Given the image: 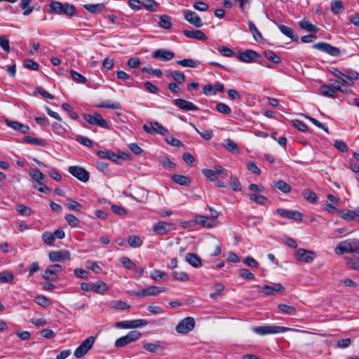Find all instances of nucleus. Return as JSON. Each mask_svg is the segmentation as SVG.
Here are the masks:
<instances>
[{
    "mask_svg": "<svg viewBox=\"0 0 359 359\" xmlns=\"http://www.w3.org/2000/svg\"><path fill=\"white\" fill-rule=\"evenodd\" d=\"M42 238L44 243L49 245H52L55 240L54 238V235L52 233L48 231H46L43 233Z\"/></svg>",
    "mask_w": 359,
    "mask_h": 359,
    "instance_id": "62",
    "label": "nucleus"
},
{
    "mask_svg": "<svg viewBox=\"0 0 359 359\" xmlns=\"http://www.w3.org/2000/svg\"><path fill=\"white\" fill-rule=\"evenodd\" d=\"M141 337V332L137 330L130 331L126 335L117 339L114 346L116 348L124 347L131 342L136 341Z\"/></svg>",
    "mask_w": 359,
    "mask_h": 359,
    "instance_id": "5",
    "label": "nucleus"
},
{
    "mask_svg": "<svg viewBox=\"0 0 359 359\" xmlns=\"http://www.w3.org/2000/svg\"><path fill=\"white\" fill-rule=\"evenodd\" d=\"M173 103L175 106L184 111H197L198 109V107L191 102L184 99H175Z\"/></svg>",
    "mask_w": 359,
    "mask_h": 359,
    "instance_id": "22",
    "label": "nucleus"
},
{
    "mask_svg": "<svg viewBox=\"0 0 359 359\" xmlns=\"http://www.w3.org/2000/svg\"><path fill=\"white\" fill-rule=\"evenodd\" d=\"M191 126L203 138L206 140H209L213 137V133L211 130H206L203 132H200L194 125H191Z\"/></svg>",
    "mask_w": 359,
    "mask_h": 359,
    "instance_id": "57",
    "label": "nucleus"
},
{
    "mask_svg": "<svg viewBox=\"0 0 359 359\" xmlns=\"http://www.w3.org/2000/svg\"><path fill=\"white\" fill-rule=\"evenodd\" d=\"M154 6H158V4L154 0H142V8H144L150 11H155Z\"/></svg>",
    "mask_w": 359,
    "mask_h": 359,
    "instance_id": "52",
    "label": "nucleus"
},
{
    "mask_svg": "<svg viewBox=\"0 0 359 359\" xmlns=\"http://www.w3.org/2000/svg\"><path fill=\"white\" fill-rule=\"evenodd\" d=\"M184 19L196 28L203 25L201 18L194 11L191 10L183 11Z\"/></svg>",
    "mask_w": 359,
    "mask_h": 359,
    "instance_id": "14",
    "label": "nucleus"
},
{
    "mask_svg": "<svg viewBox=\"0 0 359 359\" xmlns=\"http://www.w3.org/2000/svg\"><path fill=\"white\" fill-rule=\"evenodd\" d=\"M264 55L267 60L275 64H279L281 62L280 57L272 50H266Z\"/></svg>",
    "mask_w": 359,
    "mask_h": 359,
    "instance_id": "44",
    "label": "nucleus"
},
{
    "mask_svg": "<svg viewBox=\"0 0 359 359\" xmlns=\"http://www.w3.org/2000/svg\"><path fill=\"white\" fill-rule=\"evenodd\" d=\"M166 75L167 76H171L178 84H182L185 81V76L184 73L180 70L173 71L170 73H168Z\"/></svg>",
    "mask_w": 359,
    "mask_h": 359,
    "instance_id": "37",
    "label": "nucleus"
},
{
    "mask_svg": "<svg viewBox=\"0 0 359 359\" xmlns=\"http://www.w3.org/2000/svg\"><path fill=\"white\" fill-rule=\"evenodd\" d=\"M97 107L108 108L111 109H121V106L119 102H102L97 105Z\"/></svg>",
    "mask_w": 359,
    "mask_h": 359,
    "instance_id": "47",
    "label": "nucleus"
},
{
    "mask_svg": "<svg viewBox=\"0 0 359 359\" xmlns=\"http://www.w3.org/2000/svg\"><path fill=\"white\" fill-rule=\"evenodd\" d=\"M83 8L92 14H98L103 11V9L104 8V5L103 4H84Z\"/></svg>",
    "mask_w": 359,
    "mask_h": 359,
    "instance_id": "29",
    "label": "nucleus"
},
{
    "mask_svg": "<svg viewBox=\"0 0 359 359\" xmlns=\"http://www.w3.org/2000/svg\"><path fill=\"white\" fill-rule=\"evenodd\" d=\"M331 11L334 15H338L344 11L343 3L341 0H334L331 2Z\"/></svg>",
    "mask_w": 359,
    "mask_h": 359,
    "instance_id": "36",
    "label": "nucleus"
},
{
    "mask_svg": "<svg viewBox=\"0 0 359 359\" xmlns=\"http://www.w3.org/2000/svg\"><path fill=\"white\" fill-rule=\"evenodd\" d=\"M278 27L282 34L291 39L292 41H298V38L294 35L293 30L290 27L283 25H278Z\"/></svg>",
    "mask_w": 359,
    "mask_h": 359,
    "instance_id": "32",
    "label": "nucleus"
},
{
    "mask_svg": "<svg viewBox=\"0 0 359 359\" xmlns=\"http://www.w3.org/2000/svg\"><path fill=\"white\" fill-rule=\"evenodd\" d=\"M128 243L132 248H138L141 246L143 243L141 238L137 236H130L128 238Z\"/></svg>",
    "mask_w": 359,
    "mask_h": 359,
    "instance_id": "48",
    "label": "nucleus"
},
{
    "mask_svg": "<svg viewBox=\"0 0 359 359\" xmlns=\"http://www.w3.org/2000/svg\"><path fill=\"white\" fill-rule=\"evenodd\" d=\"M194 224H200L203 227L212 228L215 226V221L213 219H210V218L201 215H196L194 217Z\"/></svg>",
    "mask_w": 359,
    "mask_h": 359,
    "instance_id": "25",
    "label": "nucleus"
},
{
    "mask_svg": "<svg viewBox=\"0 0 359 359\" xmlns=\"http://www.w3.org/2000/svg\"><path fill=\"white\" fill-rule=\"evenodd\" d=\"M248 27L255 41H260L263 39L261 32L257 29L252 21H248Z\"/></svg>",
    "mask_w": 359,
    "mask_h": 359,
    "instance_id": "39",
    "label": "nucleus"
},
{
    "mask_svg": "<svg viewBox=\"0 0 359 359\" xmlns=\"http://www.w3.org/2000/svg\"><path fill=\"white\" fill-rule=\"evenodd\" d=\"M5 123L8 127L11 128L12 129L18 131L22 134L29 133L30 130V128L29 127V126L24 125L18 121L6 119Z\"/></svg>",
    "mask_w": 359,
    "mask_h": 359,
    "instance_id": "19",
    "label": "nucleus"
},
{
    "mask_svg": "<svg viewBox=\"0 0 359 359\" xmlns=\"http://www.w3.org/2000/svg\"><path fill=\"white\" fill-rule=\"evenodd\" d=\"M320 92L324 96L336 98L337 97V93L335 92V89L332 86L329 85H323L320 88Z\"/></svg>",
    "mask_w": 359,
    "mask_h": 359,
    "instance_id": "28",
    "label": "nucleus"
},
{
    "mask_svg": "<svg viewBox=\"0 0 359 359\" xmlns=\"http://www.w3.org/2000/svg\"><path fill=\"white\" fill-rule=\"evenodd\" d=\"M48 257L53 262H64L71 259V254L68 250H66L51 251L48 254Z\"/></svg>",
    "mask_w": 359,
    "mask_h": 359,
    "instance_id": "15",
    "label": "nucleus"
},
{
    "mask_svg": "<svg viewBox=\"0 0 359 359\" xmlns=\"http://www.w3.org/2000/svg\"><path fill=\"white\" fill-rule=\"evenodd\" d=\"M142 347L152 353H161L165 349L164 343L161 341H156L155 343L143 342Z\"/></svg>",
    "mask_w": 359,
    "mask_h": 359,
    "instance_id": "21",
    "label": "nucleus"
},
{
    "mask_svg": "<svg viewBox=\"0 0 359 359\" xmlns=\"http://www.w3.org/2000/svg\"><path fill=\"white\" fill-rule=\"evenodd\" d=\"M216 109L219 113L224 114H229L231 111L230 107L227 104L222 102H219L217 104Z\"/></svg>",
    "mask_w": 359,
    "mask_h": 359,
    "instance_id": "55",
    "label": "nucleus"
},
{
    "mask_svg": "<svg viewBox=\"0 0 359 359\" xmlns=\"http://www.w3.org/2000/svg\"><path fill=\"white\" fill-rule=\"evenodd\" d=\"M109 288V286L102 280H97L93 284V291L98 294H104Z\"/></svg>",
    "mask_w": 359,
    "mask_h": 359,
    "instance_id": "31",
    "label": "nucleus"
},
{
    "mask_svg": "<svg viewBox=\"0 0 359 359\" xmlns=\"http://www.w3.org/2000/svg\"><path fill=\"white\" fill-rule=\"evenodd\" d=\"M70 74L73 78V79L76 81L77 83H86V81H87V79L85 76H83V75H81V74H79V72L74 71V70H71L70 72Z\"/></svg>",
    "mask_w": 359,
    "mask_h": 359,
    "instance_id": "53",
    "label": "nucleus"
},
{
    "mask_svg": "<svg viewBox=\"0 0 359 359\" xmlns=\"http://www.w3.org/2000/svg\"><path fill=\"white\" fill-rule=\"evenodd\" d=\"M23 141L25 143L44 147L46 145V142L43 140H40L38 138L32 137L30 136H25L23 137Z\"/></svg>",
    "mask_w": 359,
    "mask_h": 359,
    "instance_id": "43",
    "label": "nucleus"
},
{
    "mask_svg": "<svg viewBox=\"0 0 359 359\" xmlns=\"http://www.w3.org/2000/svg\"><path fill=\"white\" fill-rule=\"evenodd\" d=\"M175 57L172 50L158 49L153 53V57L161 61H170Z\"/></svg>",
    "mask_w": 359,
    "mask_h": 359,
    "instance_id": "20",
    "label": "nucleus"
},
{
    "mask_svg": "<svg viewBox=\"0 0 359 359\" xmlns=\"http://www.w3.org/2000/svg\"><path fill=\"white\" fill-rule=\"evenodd\" d=\"M276 212L283 218L292 219L297 222L302 220V215L297 210H288L278 208L276 210Z\"/></svg>",
    "mask_w": 359,
    "mask_h": 359,
    "instance_id": "17",
    "label": "nucleus"
},
{
    "mask_svg": "<svg viewBox=\"0 0 359 359\" xmlns=\"http://www.w3.org/2000/svg\"><path fill=\"white\" fill-rule=\"evenodd\" d=\"M291 330V328L279 325H263L252 328L253 332L259 335L283 333Z\"/></svg>",
    "mask_w": 359,
    "mask_h": 359,
    "instance_id": "3",
    "label": "nucleus"
},
{
    "mask_svg": "<svg viewBox=\"0 0 359 359\" xmlns=\"http://www.w3.org/2000/svg\"><path fill=\"white\" fill-rule=\"evenodd\" d=\"M278 309L280 312L287 315L294 316L297 313V309L294 306L285 304H278Z\"/></svg>",
    "mask_w": 359,
    "mask_h": 359,
    "instance_id": "34",
    "label": "nucleus"
},
{
    "mask_svg": "<svg viewBox=\"0 0 359 359\" xmlns=\"http://www.w3.org/2000/svg\"><path fill=\"white\" fill-rule=\"evenodd\" d=\"M83 118L90 125L97 126L104 129L110 128L108 123L102 118L100 114L96 113L94 115L85 114H83Z\"/></svg>",
    "mask_w": 359,
    "mask_h": 359,
    "instance_id": "8",
    "label": "nucleus"
},
{
    "mask_svg": "<svg viewBox=\"0 0 359 359\" xmlns=\"http://www.w3.org/2000/svg\"><path fill=\"white\" fill-rule=\"evenodd\" d=\"M285 287L280 283H274L272 285H266L262 287L261 292L265 295H274L277 292H283Z\"/></svg>",
    "mask_w": 359,
    "mask_h": 359,
    "instance_id": "24",
    "label": "nucleus"
},
{
    "mask_svg": "<svg viewBox=\"0 0 359 359\" xmlns=\"http://www.w3.org/2000/svg\"><path fill=\"white\" fill-rule=\"evenodd\" d=\"M14 280V275L11 271L5 270L0 272V282L2 283H11Z\"/></svg>",
    "mask_w": 359,
    "mask_h": 359,
    "instance_id": "33",
    "label": "nucleus"
},
{
    "mask_svg": "<svg viewBox=\"0 0 359 359\" xmlns=\"http://www.w3.org/2000/svg\"><path fill=\"white\" fill-rule=\"evenodd\" d=\"M110 305L111 307L121 311L128 310L130 308V305L121 300L112 301Z\"/></svg>",
    "mask_w": 359,
    "mask_h": 359,
    "instance_id": "41",
    "label": "nucleus"
},
{
    "mask_svg": "<svg viewBox=\"0 0 359 359\" xmlns=\"http://www.w3.org/2000/svg\"><path fill=\"white\" fill-rule=\"evenodd\" d=\"M172 276L179 280L181 281H188L189 280V275L184 271H173Z\"/></svg>",
    "mask_w": 359,
    "mask_h": 359,
    "instance_id": "59",
    "label": "nucleus"
},
{
    "mask_svg": "<svg viewBox=\"0 0 359 359\" xmlns=\"http://www.w3.org/2000/svg\"><path fill=\"white\" fill-rule=\"evenodd\" d=\"M172 224L165 222H158L153 226V231L159 235H165L171 231Z\"/></svg>",
    "mask_w": 359,
    "mask_h": 359,
    "instance_id": "23",
    "label": "nucleus"
},
{
    "mask_svg": "<svg viewBox=\"0 0 359 359\" xmlns=\"http://www.w3.org/2000/svg\"><path fill=\"white\" fill-rule=\"evenodd\" d=\"M295 255L298 260L306 263L313 262L315 258V253L313 252L303 248H299Z\"/></svg>",
    "mask_w": 359,
    "mask_h": 359,
    "instance_id": "18",
    "label": "nucleus"
},
{
    "mask_svg": "<svg viewBox=\"0 0 359 359\" xmlns=\"http://www.w3.org/2000/svg\"><path fill=\"white\" fill-rule=\"evenodd\" d=\"M358 251H359V240L355 238L346 239L341 241L337 245L334 249V252L337 255L354 253Z\"/></svg>",
    "mask_w": 359,
    "mask_h": 359,
    "instance_id": "2",
    "label": "nucleus"
},
{
    "mask_svg": "<svg viewBox=\"0 0 359 359\" xmlns=\"http://www.w3.org/2000/svg\"><path fill=\"white\" fill-rule=\"evenodd\" d=\"M224 147L230 151L231 152H238V147L236 142L231 140V139H226L225 140V144Z\"/></svg>",
    "mask_w": 359,
    "mask_h": 359,
    "instance_id": "56",
    "label": "nucleus"
},
{
    "mask_svg": "<svg viewBox=\"0 0 359 359\" xmlns=\"http://www.w3.org/2000/svg\"><path fill=\"white\" fill-rule=\"evenodd\" d=\"M50 12L57 15H65L73 17L76 14V7L73 4L62 3L58 1H52L49 5Z\"/></svg>",
    "mask_w": 359,
    "mask_h": 359,
    "instance_id": "1",
    "label": "nucleus"
},
{
    "mask_svg": "<svg viewBox=\"0 0 359 359\" xmlns=\"http://www.w3.org/2000/svg\"><path fill=\"white\" fill-rule=\"evenodd\" d=\"M177 64H178L182 67L195 68L198 66V62H197L191 58H186V59L177 60Z\"/></svg>",
    "mask_w": 359,
    "mask_h": 359,
    "instance_id": "42",
    "label": "nucleus"
},
{
    "mask_svg": "<svg viewBox=\"0 0 359 359\" xmlns=\"http://www.w3.org/2000/svg\"><path fill=\"white\" fill-rule=\"evenodd\" d=\"M313 48L326 53L332 56H338L340 53V50L337 47L333 46L325 42L315 43L313 45Z\"/></svg>",
    "mask_w": 359,
    "mask_h": 359,
    "instance_id": "13",
    "label": "nucleus"
},
{
    "mask_svg": "<svg viewBox=\"0 0 359 359\" xmlns=\"http://www.w3.org/2000/svg\"><path fill=\"white\" fill-rule=\"evenodd\" d=\"M166 287L150 285L144 289L138 290L128 291V294L136 297L156 296L159 293L166 291Z\"/></svg>",
    "mask_w": 359,
    "mask_h": 359,
    "instance_id": "4",
    "label": "nucleus"
},
{
    "mask_svg": "<svg viewBox=\"0 0 359 359\" xmlns=\"http://www.w3.org/2000/svg\"><path fill=\"white\" fill-rule=\"evenodd\" d=\"M259 57V55L258 53L250 49H248L244 52H239L237 55V57L240 61L248 63L254 62Z\"/></svg>",
    "mask_w": 359,
    "mask_h": 359,
    "instance_id": "16",
    "label": "nucleus"
},
{
    "mask_svg": "<svg viewBox=\"0 0 359 359\" xmlns=\"http://www.w3.org/2000/svg\"><path fill=\"white\" fill-rule=\"evenodd\" d=\"M68 172L83 182H87L89 180V172L82 167L78 165L69 166Z\"/></svg>",
    "mask_w": 359,
    "mask_h": 359,
    "instance_id": "10",
    "label": "nucleus"
},
{
    "mask_svg": "<svg viewBox=\"0 0 359 359\" xmlns=\"http://www.w3.org/2000/svg\"><path fill=\"white\" fill-rule=\"evenodd\" d=\"M62 270L61 265L58 264H52L44 271L42 277L46 280L55 281L57 279V273Z\"/></svg>",
    "mask_w": 359,
    "mask_h": 359,
    "instance_id": "12",
    "label": "nucleus"
},
{
    "mask_svg": "<svg viewBox=\"0 0 359 359\" xmlns=\"http://www.w3.org/2000/svg\"><path fill=\"white\" fill-rule=\"evenodd\" d=\"M65 218L68 224L72 227H77L79 224V219L72 214H67Z\"/></svg>",
    "mask_w": 359,
    "mask_h": 359,
    "instance_id": "50",
    "label": "nucleus"
},
{
    "mask_svg": "<svg viewBox=\"0 0 359 359\" xmlns=\"http://www.w3.org/2000/svg\"><path fill=\"white\" fill-rule=\"evenodd\" d=\"M170 18L166 15H162L160 17V21L158 22L159 26L162 28L168 29L171 27L172 25L170 21Z\"/></svg>",
    "mask_w": 359,
    "mask_h": 359,
    "instance_id": "49",
    "label": "nucleus"
},
{
    "mask_svg": "<svg viewBox=\"0 0 359 359\" xmlns=\"http://www.w3.org/2000/svg\"><path fill=\"white\" fill-rule=\"evenodd\" d=\"M203 175L209 179L210 181H217V175L213 170L211 169H203Z\"/></svg>",
    "mask_w": 359,
    "mask_h": 359,
    "instance_id": "63",
    "label": "nucleus"
},
{
    "mask_svg": "<svg viewBox=\"0 0 359 359\" xmlns=\"http://www.w3.org/2000/svg\"><path fill=\"white\" fill-rule=\"evenodd\" d=\"M248 197L251 201H253L258 204H264L266 201V198L262 195L251 194L248 195Z\"/></svg>",
    "mask_w": 359,
    "mask_h": 359,
    "instance_id": "60",
    "label": "nucleus"
},
{
    "mask_svg": "<svg viewBox=\"0 0 359 359\" xmlns=\"http://www.w3.org/2000/svg\"><path fill=\"white\" fill-rule=\"evenodd\" d=\"M24 66L27 68V69H31V70H38L39 69V64L31 60V59H26L24 60Z\"/></svg>",
    "mask_w": 359,
    "mask_h": 359,
    "instance_id": "58",
    "label": "nucleus"
},
{
    "mask_svg": "<svg viewBox=\"0 0 359 359\" xmlns=\"http://www.w3.org/2000/svg\"><path fill=\"white\" fill-rule=\"evenodd\" d=\"M148 323L145 319H137L133 320L119 321L116 323L117 328H137L147 325Z\"/></svg>",
    "mask_w": 359,
    "mask_h": 359,
    "instance_id": "11",
    "label": "nucleus"
},
{
    "mask_svg": "<svg viewBox=\"0 0 359 359\" xmlns=\"http://www.w3.org/2000/svg\"><path fill=\"white\" fill-rule=\"evenodd\" d=\"M299 25L301 29H304L307 32H318V28L316 26L311 24L310 22V21L306 18H304L302 21H300L299 23Z\"/></svg>",
    "mask_w": 359,
    "mask_h": 359,
    "instance_id": "30",
    "label": "nucleus"
},
{
    "mask_svg": "<svg viewBox=\"0 0 359 359\" xmlns=\"http://www.w3.org/2000/svg\"><path fill=\"white\" fill-rule=\"evenodd\" d=\"M195 326V320L192 317H186L176 326V331L180 334H187L191 331Z\"/></svg>",
    "mask_w": 359,
    "mask_h": 359,
    "instance_id": "9",
    "label": "nucleus"
},
{
    "mask_svg": "<svg viewBox=\"0 0 359 359\" xmlns=\"http://www.w3.org/2000/svg\"><path fill=\"white\" fill-rule=\"evenodd\" d=\"M76 140L78 142H79L80 144H81L86 147H92L93 145L92 140H90L89 138L82 136V135L77 136L76 138Z\"/></svg>",
    "mask_w": 359,
    "mask_h": 359,
    "instance_id": "61",
    "label": "nucleus"
},
{
    "mask_svg": "<svg viewBox=\"0 0 359 359\" xmlns=\"http://www.w3.org/2000/svg\"><path fill=\"white\" fill-rule=\"evenodd\" d=\"M185 260L194 268L202 266V262L200 257L194 253H187L185 256Z\"/></svg>",
    "mask_w": 359,
    "mask_h": 359,
    "instance_id": "27",
    "label": "nucleus"
},
{
    "mask_svg": "<svg viewBox=\"0 0 359 359\" xmlns=\"http://www.w3.org/2000/svg\"><path fill=\"white\" fill-rule=\"evenodd\" d=\"M65 205L69 210L76 212H81L83 207L81 204L72 198H67L65 203Z\"/></svg>",
    "mask_w": 359,
    "mask_h": 359,
    "instance_id": "35",
    "label": "nucleus"
},
{
    "mask_svg": "<svg viewBox=\"0 0 359 359\" xmlns=\"http://www.w3.org/2000/svg\"><path fill=\"white\" fill-rule=\"evenodd\" d=\"M143 128L147 133L151 135H165L168 133V130L156 121H151L147 124H144Z\"/></svg>",
    "mask_w": 359,
    "mask_h": 359,
    "instance_id": "7",
    "label": "nucleus"
},
{
    "mask_svg": "<svg viewBox=\"0 0 359 359\" xmlns=\"http://www.w3.org/2000/svg\"><path fill=\"white\" fill-rule=\"evenodd\" d=\"M172 180L180 184V185H182V186H187V185H189L191 184V180L189 177H186L184 175H175L172 176Z\"/></svg>",
    "mask_w": 359,
    "mask_h": 359,
    "instance_id": "40",
    "label": "nucleus"
},
{
    "mask_svg": "<svg viewBox=\"0 0 359 359\" xmlns=\"http://www.w3.org/2000/svg\"><path fill=\"white\" fill-rule=\"evenodd\" d=\"M273 187L284 194H288L291 191L290 186L283 180L274 182Z\"/></svg>",
    "mask_w": 359,
    "mask_h": 359,
    "instance_id": "38",
    "label": "nucleus"
},
{
    "mask_svg": "<svg viewBox=\"0 0 359 359\" xmlns=\"http://www.w3.org/2000/svg\"><path fill=\"white\" fill-rule=\"evenodd\" d=\"M346 76L349 81L357 80L359 78V74L357 72L351 69H346L344 70Z\"/></svg>",
    "mask_w": 359,
    "mask_h": 359,
    "instance_id": "64",
    "label": "nucleus"
},
{
    "mask_svg": "<svg viewBox=\"0 0 359 359\" xmlns=\"http://www.w3.org/2000/svg\"><path fill=\"white\" fill-rule=\"evenodd\" d=\"M32 178L36 181L39 184H42V181L44 179V175L38 169H34L30 172Z\"/></svg>",
    "mask_w": 359,
    "mask_h": 359,
    "instance_id": "46",
    "label": "nucleus"
},
{
    "mask_svg": "<svg viewBox=\"0 0 359 359\" xmlns=\"http://www.w3.org/2000/svg\"><path fill=\"white\" fill-rule=\"evenodd\" d=\"M95 341V338L93 336L86 338L75 350L74 356L77 358H81L85 355L88 351L93 347Z\"/></svg>",
    "mask_w": 359,
    "mask_h": 359,
    "instance_id": "6",
    "label": "nucleus"
},
{
    "mask_svg": "<svg viewBox=\"0 0 359 359\" xmlns=\"http://www.w3.org/2000/svg\"><path fill=\"white\" fill-rule=\"evenodd\" d=\"M15 209L22 216H30L32 214V210L22 204H17Z\"/></svg>",
    "mask_w": 359,
    "mask_h": 359,
    "instance_id": "45",
    "label": "nucleus"
},
{
    "mask_svg": "<svg viewBox=\"0 0 359 359\" xmlns=\"http://www.w3.org/2000/svg\"><path fill=\"white\" fill-rule=\"evenodd\" d=\"M183 33L187 38L189 39H195L200 41H205L208 39L206 35L202 31L198 29L192 31L184 29Z\"/></svg>",
    "mask_w": 359,
    "mask_h": 359,
    "instance_id": "26",
    "label": "nucleus"
},
{
    "mask_svg": "<svg viewBox=\"0 0 359 359\" xmlns=\"http://www.w3.org/2000/svg\"><path fill=\"white\" fill-rule=\"evenodd\" d=\"M119 261L128 269H133L136 266V264L128 257H123Z\"/></svg>",
    "mask_w": 359,
    "mask_h": 359,
    "instance_id": "54",
    "label": "nucleus"
},
{
    "mask_svg": "<svg viewBox=\"0 0 359 359\" xmlns=\"http://www.w3.org/2000/svg\"><path fill=\"white\" fill-rule=\"evenodd\" d=\"M229 185L233 191H239L241 190V184L238 179L235 176L231 175L230 177Z\"/></svg>",
    "mask_w": 359,
    "mask_h": 359,
    "instance_id": "51",
    "label": "nucleus"
}]
</instances>
